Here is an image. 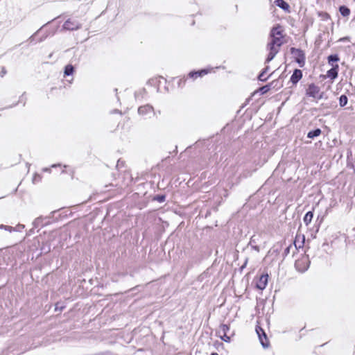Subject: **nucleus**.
<instances>
[{"instance_id":"obj_1","label":"nucleus","mask_w":355,"mask_h":355,"mask_svg":"<svg viewBox=\"0 0 355 355\" xmlns=\"http://www.w3.org/2000/svg\"><path fill=\"white\" fill-rule=\"evenodd\" d=\"M291 53L292 54L295 61L299 64L300 67H303L305 64V53L300 49L292 47L291 49Z\"/></svg>"},{"instance_id":"obj_2","label":"nucleus","mask_w":355,"mask_h":355,"mask_svg":"<svg viewBox=\"0 0 355 355\" xmlns=\"http://www.w3.org/2000/svg\"><path fill=\"white\" fill-rule=\"evenodd\" d=\"M309 257L306 255H303L295 261V267L297 271L304 272L309 268Z\"/></svg>"},{"instance_id":"obj_3","label":"nucleus","mask_w":355,"mask_h":355,"mask_svg":"<svg viewBox=\"0 0 355 355\" xmlns=\"http://www.w3.org/2000/svg\"><path fill=\"white\" fill-rule=\"evenodd\" d=\"M320 87L314 83H311L309 85L307 89H306V95L309 97L320 99L322 98V95L320 94Z\"/></svg>"},{"instance_id":"obj_4","label":"nucleus","mask_w":355,"mask_h":355,"mask_svg":"<svg viewBox=\"0 0 355 355\" xmlns=\"http://www.w3.org/2000/svg\"><path fill=\"white\" fill-rule=\"evenodd\" d=\"M81 26V24L78 20L70 18L65 21L62 28L66 31H76L80 28Z\"/></svg>"},{"instance_id":"obj_5","label":"nucleus","mask_w":355,"mask_h":355,"mask_svg":"<svg viewBox=\"0 0 355 355\" xmlns=\"http://www.w3.org/2000/svg\"><path fill=\"white\" fill-rule=\"evenodd\" d=\"M281 46H276L274 43L269 42L267 45V49L269 51L268 55L266 60V62H270L279 52Z\"/></svg>"},{"instance_id":"obj_6","label":"nucleus","mask_w":355,"mask_h":355,"mask_svg":"<svg viewBox=\"0 0 355 355\" xmlns=\"http://www.w3.org/2000/svg\"><path fill=\"white\" fill-rule=\"evenodd\" d=\"M256 332L258 335L260 343H261V345L263 346V348L268 347L269 342H268L266 334L265 333L264 330L260 327H257Z\"/></svg>"},{"instance_id":"obj_7","label":"nucleus","mask_w":355,"mask_h":355,"mask_svg":"<svg viewBox=\"0 0 355 355\" xmlns=\"http://www.w3.org/2000/svg\"><path fill=\"white\" fill-rule=\"evenodd\" d=\"M256 332L258 335L260 343H261V345L263 346V348L268 347L269 342H268L266 334L265 333L264 330L260 327H257Z\"/></svg>"},{"instance_id":"obj_8","label":"nucleus","mask_w":355,"mask_h":355,"mask_svg":"<svg viewBox=\"0 0 355 355\" xmlns=\"http://www.w3.org/2000/svg\"><path fill=\"white\" fill-rule=\"evenodd\" d=\"M138 113L139 115L144 116L154 114V109L151 105L147 104L143 106H140L138 108Z\"/></svg>"},{"instance_id":"obj_9","label":"nucleus","mask_w":355,"mask_h":355,"mask_svg":"<svg viewBox=\"0 0 355 355\" xmlns=\"http://www.w3.org/2000/svg\"><path fill=\"white\" fill-rule=\"evenodd\" d=\"M268 274L261 275L257 282L256 286L259 290H263L268 284Z\"/></svg>"},{"instance_id":"obj_10","label":"nucleus","mask_w":355,"mask_h":355,"mask_svg":"<svg viewBox=\"0 0 355 355\" xmlns=\"http://www.w3.org/2000/svg\"><path fill=\"white\" fill-rule=\"evenodd\" d=\"M302 78V72L300 69H295L291 77V82L295 85L297 84L299 80Z\"/></svg>"},{"instance_id":"obj_11","label":"nucleus","mask_w":355,"mask_h":355,"mask_svg":"<svg viewBox=\"0 0 355 355\" xmlns=\"http://www.w3.org/2000/svg\"><path fill=\"white\" fill-rule=\"evenodd\" d=\"M338 64L333 65L332 68L327 71V76L332 80L336 79L338 77Z\"/></svg>"},{"instance_id":"obj_12","label":"nucleus","mask_w":355,"mask_h":355,"mask_svg":"<svg viewBox=\"0 0 355 355\" xmlns=\"http://www.w3.org/2000/svg\"><path fill=\"white\" fill-rule=\"evenodd\" d=\"M208 73V71L206 69H202L197 71H191L189 73V76L191 78H196L197 77L202 76Z\"/></svg>"},{"instance_id":"obj_13","label":"nucleus","mask_w":355,"mask_h":355,"mask_svg":"<svg viewBox=\"0 0 355 355\" xmlns=\"http://www.w3.org/2000/svg\"><path fill=\"white\" fill-rule=\"evenodd\" d=\"M270 37H276L282 36L281 27L279 26L274 27L270 32Z\"/></svg>"},{"instance_id":"obj_14","label":"nucleus","mask_w":355,"mask_h":355,"mask_svg":"<svg viewBox=\"0 0 355 355\" xmlns=\"http://www.w3.org/2000/svg\"><path fill=\"white\" fill-rule=\"evenodd\" d=\"M275 5L284 10H288L289 5L284 0H275Z\"/></svg>"},{"instance_id":"obj_15","label":"nucleus","mask_w":355,"mask_h":355,"mask_svg":"<svg viewBox=\"0 0 355 355\" xmlns=\"http://www.w3.org/2000/svg\"><path fill=\"white\" fill-rule=\"evenodd\" d=\"M321 134V130L320 128H316L313 130L309 131L307 134V137L310 139H313L316 137H318Z\"/></svg>"},{"instance_id":"obj_16","label":"nucleus","mask_w":355,"mask_h":355,"mask_svg":"<svg viewBox=\"0 0 355 355\" xmlns=\"http://www.w3.org/2000/svg\"><path fill=\"white\" fill-rule=\"evenodd\" d=\"M327 60L328 63L333 67V65H335L334 62L339 61L340 58L337 54H332L328 56Z\"/></svg>"},{"instance_id":"obj_17","label":"nucleus","mask_w":355,"mask_h":355,"mask_svg":"<svg viewBox=\"0 0 355 355\" xmlns=\"http://www.w3.org/2000/svg\"><path fill=\"white\" fill-rule=\"evenodd\" d=\"M339 11L342 16L348 17L350 15V10L345 6H341L339 8Z\"/></svg>"},{"instance_id":"obj_18","label":"nucleus","mask_w":355,"mask_h":355,"mask_svg":"<svg viewBox=\"0 0 355 355\" xmlns=\"http://www.w3.org/2000/svg\"><path fill=\"white\" fill-rule=\"evenodd\" d=\"M313 212H312V211H308V212L305 214V216H304V219H303L304 223L306 225H308L311 222V220H312V219H313Z\"/></svg>"},{"instance_id":"obj_19","label":"nucleus","mask_w":355,"mask_h":355,"mask_svg":"<svg viewBox=\"0 0 355 355\" xmlns=\"http://www.w3.org/2000/svg\"><path fill=\"white\" fill-rule=\"evenodd\" d=\"M270 42L272 43H274L275 44H276V46H282L283 44L282 36L271 37V40Z\"/></svg>"},{"instance_id":"obj_20","label":"nucleus","mask_w":355,"mask_h":355,"mask_svg":"<svg viewBox=\"0 0 355 355\" xmlns=\"http://www.w3.org/2000/svg\"><path fill=\"white\" fill-rule=\"evenodd\" d=\"M261 235V234H254L250 241V245L257 244L259 242L260 238Z\"/></svg>"},{"instance_id":"obj_21","label":"nucleus","mask_w":355,"mask_h":355,"mask_svg":"<svg viewBox=\"0 0 355 355\" xmlns=\"http://www.w3.org/2000/svg\"><path fill=\"white\" fill-rule=\"evenodd\" d=\"M74 68L71 64H67L64 68V76H70L73 73Z\"/></svg>"},{"instance_id":"obj_22","label":"nucleus","mask_w":355,"mask_h":355,"mask_svg":"<svg viewBox=\"0 0 355 355\" xmlns=\"http://www.w3.org/2000/svg\"><path fill=\"white\" fill-rule=\"evenodd\" d=\"M348 101L347 96L346 95H341L339 98V105L340 107H344L347 105Z\"/></svg>"},{"instance_id":"obj_23","label":"nucleus","mask_w":355,"mask_h":355,"mask_svg":"<svg viewBox=\"0 0 355 355\" xmlns=\"http://www.w3.org/2000/svg\"><path fill=\"white\" fill-rule=\"evenodd\" d=\"M268 70V67H266L263 69V70L262 71V72L259 75V80L260 81H266L267 80V77L266 76V73L267 72V71Z\"/></svg>"},{"instance_id":"obj_24","label":"nucleus","mask_w":355,"mask_h":355,"mask_svg":"<svg viewBox=\"0 0 355 355\" xmlns=\"http://www.w3.org/2000/svg\"><path fill=\"white\" fill-rule=\"evenodd\" d=\"M230 330V327L227 324H222L220 327L219 334H227Z\"/></svg>"},{"instance_id":"obj_25","label":"nucleus","mask_w":355,"mask_h":355,"mask_svg":"<svg viewBox=\"0 0 355 355\" xmlns=\"http://www.w3.org/2000/svg\"><path fill=\"white\" fill-rule=\"evenodd\" d=\"M220 337L225 342H230L231 337L227 334H220Z\"/></svg>"},{"instance_id":"obj_26","label":"nucleus","mask_w":355,"mask_h":355,"mask_svg":"<svg viewBox=\"0 0 355 355\" xmlns=\"http://www.w3.org/2000/svg\"><path fill=\"white\" fill-rule=\"evenodd\" d=\"M42 220L41 217L37 218L33 223L34 227H38Z\"/></svg>"},{"instance_id":"obj_27","label":"nucleus","mask_w":355,"mask_h":355,"mask_svg":"<svg viewBox=\"0 0 355 355\" xmlns=\"http://www.w3.org/2000/svg\"><path fill=\"white\" fill-rule=\"evenodd\" d=\"M1 229H4L6 231H8L10 232H14L15 231V229L12 226H8V225H1Z\"/></svg>"},{"instance_id":"obj_28","label":"nucleus","mask_w":355,"mask_h":355,"mask_svg":"<svg viewBox=\"0 0 355 355\" xmlns=\"http://www.w3.org/2000/svg\"><path fill=\"white\" fill-rule=\"evenodd\" d=\"M25 227L24 225L19 224L14 227L15 232H21Z\"/></svg>"},{"instance_id":"obj_29","label":"nucleus","mask_w":355,"mask_h":355,"mask_svg":"<svg viewBox=\"0 0 355 355\" xmlns=\"http://www.w3.org/2000/svg\"><path fill=\"white\" fill-rule=\"evenodd\" d=\"M6 73H7V71H6V68L4 67H2L1 72H0L1 77H3L6 74Z\"/></svg>"},{"instance_id":"obj_30","label":"nucleus","mask_w":355,"mask_h":355,"mask_svg":"<svg viewBox=\"0 0 355 355\" xmlns=\"http://www.w3.org/2000/svg\"><path fill=\"white\" fill-rule=\"evenodd\" d=\"M251 247L256 251L257 252H259L260 249H259V246L257 244H253V245H250Z\"/></svg>"},{"instance_id":"obj_31","label":"nucleus","mask_w":355,"mask_h":355,"mask_svg":"<svg viewBox=\"0 0 355 355\" xmlns=\"http://www.w3.org/2000/svg\"><path fill=\"white\" fill-rule=\"evenodd\" d=\"M157 200L160 202H162L165 200V196H159L157 197Z\"/></svg>"},{"instance_id":"obj_32","label":"nucleus","mask_w":355,"mask_h":355,"mask_svg":"<svg viewBox=\"0 0 355 355\" xmlns=\"http://www.w3.org/2000/svg\"><path fill=\"white\" fill-rule=\"evenodd\" d=\"M35 35H33L31 37H30V38H29L30 42H32L35 40Z\"/></svg>"},{"instance_id":"obj_33","label":"nucleus","mask_w":355,"mask_h":355,"mask_svg":"<svg viewBox=\"0 0 355 355\" xmlns=\"http://www.w3.org/2000/svg\"><path fill=\"white\" fill-rule=\"evenodd\" d=\"M289 249H290V247H288L286 250H285V253L286 254H288L289 252Z\"/></svg>"},{"instance_id":"obj_34","label":"nucleus","mask_w":355,"mask_h":355,"mask_svg":"<svg viewBox=\"0 0 355 355\" xmlns=\"http://www.w3.org/2000/svg\"><path fill=\"white\" fill-rule=\"evenodd\" d=\"M266 86L263 87L261 88V90L263 91V92H264L266 90Z\"/></svg>"},{"instance_id":"obj_35","label":"nucleus","mask_w":355,"mask_h":355,"mask_svg":"<svg viewBox=\"0 0 355 355\" xmlns=\"http://www.w3.org/2000/svg\"><path fill=\"white\" fill-rule=\"evenodd\" d=\"M44 171H48V172H50V168H46L44 169Z\"/></svg>"},{"instance_id":"obj_36","label":"nucleus","mask_w":355,"mask_h":355,"mask_svg":"<svg viewBox=\"0 0 355 355\" xmlns=\"http://www.w3.org/2000/svg\"><path fill=\"white\" fill-rule=\"evenodd\" d=\"M60 166V164H53V165H52V167H56V166Z\"/></svg>"},{"instance_id":"obj_37","label":"nucleus","mask_w":355,"mask_h":355,"mask_svg":"<svg viewBox=\"0 0 355 355\" xmlns=\"http://www.w3.org/2000/svg\"><path fill=\"white\" fill-rule=\"evenodd\" d=\"M44 37H43V38H40V39L38 40V42H42V41H43V40H44Z\"/></svg>"},{"instance_id":"obj_38","label":"nucleus","mask_w":355,"mask_h":355,"mask_svg":"<svg viewBox=\"0 0 355 355\" xmlns=\"http://www.w3.org/2000/svg\"><path fill=\"white\" fill-rule=\"evenodd\" d=\"M35 180H37V178H36V177L33 178V182H35Z\"/></svg>"},{"instance_id":"obj_39","label":"nucleus","mask_w":355,"mask_h":355,"mask_svg":"<svg viewBox=\"0 0 355 355\" xmlns=\"http://www.w3.org/2000/svg\"><path fill=\"white\" fill-rule=\"evenodd\" d=\"M35 180H37V178H36V177L33 178V182H35Z\"/></svg>"},{"instance_id":"obj_40","label":"nucleus","mask_w":355,"mask_h":355,"mask_svg":"<svg viewBox=\"0 0 355 355\" xmlns=\"http://www.w3.org/2000/svg\"><path fill=\"white\" fill-rule=\"evenodd\" d=\"M247 261H248L246 260V261H245V263H244V266H243L242 268H243L244 266H245V265L247 264Z\"/></svg>"},{"instance_id":"obj_41","label":"nucleus","mask_w":355,"mask_h":355,"mask_svg":"<svg viewBox=\"0 0 355 355\" xmlns=\"http://www.w3.org/2000/svg\"><path fill=\"white\" fill-rule=\"evenodd\" d=\"M211 355H218L217 353H212Z\"/></svg>"}]
</instances>
